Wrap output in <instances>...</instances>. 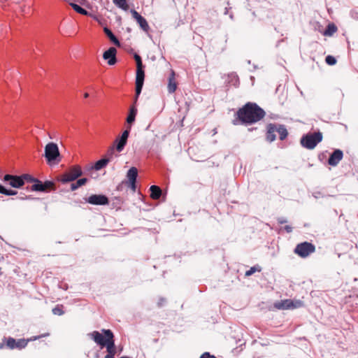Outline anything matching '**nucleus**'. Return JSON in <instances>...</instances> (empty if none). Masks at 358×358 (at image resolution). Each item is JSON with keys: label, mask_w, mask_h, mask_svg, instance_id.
Here are the masks:
<instances>
[{"label": "nucleus", "mask_w": 358, "mask_h": 358, "mask_svg": "<svg viewBox=\"0 0 358 358\" xmlns=\"http://www.w3.org/2000/svg\"><path fill=\"white\" fill-rule=\"evenodd\" d=\"M200 358H216L214 355H210L208 352H204Z\"/></svg>", "instance_id": "38"}, {"label": "nucleus", "mask_w": 358, "mask_h": 358, "mask_svg": "<svg viewBox=\"0 0 358 358\" xmlns=\"http://www.w3.org/2000/svg\"><path fill=\"white\" fill-rule=\"evenodd\" d=\"M104 33L109 38V39L116 45L120 46V43L117 38L115 36L113 32L107 27H104L103 29Z\"/></svg>", "instance_id": "21"}, {"label": "nucleus", "mask_w": 358, "mask_h": 358, "mask_svg": "<svg viewBox=\"0 0 358 358\" xmlns=\"http://www.w3.org/2000/svg\"><path fill=\"white\" fill-rule=\"evenodd\" d=\"M113 3L118 7L126 10L128 7L126 0H113Z\"/></svg>", "instance_id": "31"}, {"label": "nucleus", "mask_w": 358, "mask_h": 358, "mask_svg": "<svg viewBox=\"0 0 358 358\" xmlns=\"http://www.w3.org/2000/svg\"><path fill=\"white\" fill-rule=\"evenodd\" d=\"M276 133L279 134L281 141L285 139L288 135L287 129L282 125H276Z\"/></svg>", "instance_id": "19"}, {"label": "nucleus", "mask_w": 358, "mask_h": 358, "mask_svg": "<svg viewBox=\"0 0 358 358\" xmlns=\"http://www.w3.org/2000/svg\"><path fill=\"white\" fill-rule=\"evenodd\" d=\"M88 336L101 348L108 349L110 345L115 346L114 335L110 329H101V333L98 331H94L90 333Z\"/></svg>", "instance_id": "2"}, {"label": "nucleus", "mask_w": 358, "mask_h": 358, "mask_svg": "<svg viewBox=\"0 0 358 358\" xmlns=\"http://www.w3.org/2000/svg\"><path fill=\"white\" fill-rule=\"evenodd\" d=\"M285 231H286L287 232H288V233H290V232H292V227H290V226H289V225L285 226Z\"/></svg>", "instance_id": "40"}, {"label": "nucleus", "mask_w": 358, "mask_h": 358, "mask_svg": "<svg viewBox=\"0 0 358 358\" xmlns=\"http://www.w3.org/2000/svg\"><path fill=\"white\" fill-rule=\"evenodd\" d=\"M262 270L261 267L259 266H254L252 267H251L248 271H247L245 272V276H250L252 275L253 273H255L256 271H258V272H260Z\"/></svg>", "instance_id": "29"}, {"label": "nucleus", "mask_w": 358, "mask_h": 358, "mask_svg": "<svg viewBox=\"0 0 358 358\" xmlns=\"http://www.w3.org/2000/svg\"><path fill=\"white\" fill-rule=\"evenodd\" d=\"M337 31L336 26L333 24H329L327 29H325L324 32V36H332L334 33H336Z\"/></svg>", "instance_id": "22"}, {"label": "nucleus", "mask_w": 358, "mask_h": 358, "mask_svg": "<svg viewBox=\"0 0 358 358\" xmlns=\"http://www.w3.org/2000/svg\"><path fill=\"white\" fill-rule=\"evenodd\" d=\"M137 176L138 170L136 167H131V169H129L127 173V177L128 178L129 182L136 181Z\"/></svg>", "instance_id": "20"}, {"label": "nucleus", "mask_w": 358, "mask_h": 358, "mask_svg": "<svg viewBox=\"0 0 358 358\" xmlns=\"http://www.w3.org/2000/svg\"><path fill=\"white\" fill-rule=\"evenodd\" d=\"M43 184V187L45 189V192L47 191L49 189H51L54 187L55 184L52 181H45Z\"/></svg>", "instance_id": "36"}, {"label": "nucleus", "mask_w": 358, "mask_h": 358, "mask_svg": "<svg viewBox=\"0 0 358 358\" xmlns=\"http://www.w3.org/2000/svg\"><path fill=\"white\" fill-rule=\"evenodd\" d=\"M106 351L108 354L105 356V358H114V356L115 355V347L113 346L112 345H110L106 349Z\"/></svg>", "instance_id": "28"}, {"label": "nucleus", "mask_w": 358, "mask_h": 358, "mask_svg": "<svg viewBox=\"0 0 358 358\" xmlns=\"http://www.w3.org/2000/svg\"><path fill=\"white\" fill-rule=\"evenodd\" d=\"M113 149L112 148L108 153V157L101 159L97 161L94 166V169L96 171H99V170H101V169H103V167H105L108 164V163L110 162V158L113 156Z\"/></svg>", "instance_id": "14"}, {"label": "nucleus", "mask_w": 358, "mask_h": 358, "mask_svg": "<svg viewBox=\"0 0 358 358\" xmlns=\"http://www.w3.org/2000/svg\"><path fill=\"white\" fill-rule=\"evenodd\" d=\"M127 140L122 138L116 139V141H115V143H117L116 144V150L118 152L122 151L125 145L127 144Z\"/></svg>", "instance_id": "25"}, {"label": "nucleus", "mask_w": 358, "mask_h": 358, "mask_svg": "<svg viewBox=\"0 0 358 358\" xmlns=\"http://www.w3.org/2000/svg\"><path fill=\"white\" fill-rule=\"evenodd\" d=\"M87 201L92 205H107L108 199L103 194H92L88 197Z\"/></svg>", "instance_id": "10"}, {"label": "nucleus", "mask_w": 358, "mask_h": 358, "mask_svg": "<svg viewBox=\"0 0 358 358\" xmlns=\"http://www.w3.org/2000/svg\"><path fill=\"white\" fill-rule=\"evenodd\" d=\"M70 5L73 8V9L77 13L84 15H87L88 14V12L85 9L80 7L79 5L73 3H71Z\"/></svg>", "instance_id": "26"}, {"label": "nucleus", "mask_w": 358, "mask_h": 358, "mask_svg": "<svg viewBox=\"0 0 358 358\" xmlns=\"http://www.w3.org/2000/svg\"><path fill=\"white\" fill-rule=\"evenodd\" d=\"M28 341L25 339H19L16 341V345L17 348L18 349H22L25 348L27 345Z\"/></svg>", "instance_id": "33"}, {"label": "nucleus", "mask_w": 358, "mask_h": 358, "mask_svg": "<svg viewBox=\"0 0 358 358\" xmlns=\"http://www.w3.org/2000/svg\"><path fill=\"white\" fill-rule=\"evenodd\" d=\"M2 273H1V268L0 267V275H1Z\"/></svg>", "instance_id": "45"}, {"label": "nucleus", "mask_w": 358, "mask_h": 358, "mask_svg": "<svg viewBox=\"0 0 358 358\" xmlns=\"http://www.w3.org/2000/svg\"><path fill=\"white\" fill-rule=\"evenodd\" d=\"M343 153L341 150H334L328 159V164L332 166H336L341 161Z\"/></svg>", "instance_id": "11"}, {"label": "nucleus", "mask_w": 358, "mask_h": 358, "mask_svg": "<svg viewBox=\"0 0 358 358\" xmlns=\"http://www.w3.org/2000/svg\"><path fill=\"white\" fill-rule=\"evenodd\" d=\"M131 14L133 17L136 20L141 28L145 31H148L149 29V25L147 22V20L142 17L137 11L133 10H131Z\"/></svg>", "instance_id": "13"}, {"label": "nucleus", "mask_w": 358, "mask_h": 358, "mask_svg": "<svg viewBox=\"0 0 358 358\" xmlns=\"http://www.w3.org/2000/svg\"><path fill=\"white\" fill-rule=\"evenodd\" d=\"M3 348V344H0V349Z\"/></svg>", "instance_id": "44"}, {"label": "nucleus", "mask_w": 358, "mask_h": 358, "mask_svg": "<svg viewBox=\"0 0 358 358\" xmlns=\"http://www.w3.org/2000/svg\"><path fill=\"white\" fill-rule=\"evenodd\" d=\"M130 129H131V126L129 125L127 127V129L123 131L120 138L127 140L129 135Z\"/></svg>", "instance_id": "37"}, {"label": "nucleus", "mask_w": 358, "mask_h": 358, "mask_svg": "<svg viewBox=\"0 0 358 358\" xmlns=\"http://www.w3.org/2000/svg\"><path fill=\"white\" fill-rule=\"evenodd\" d=\"M83 172L80 166H73L69 171L62 176L61 181L63 183L71 182L77 179L78 177L82 176Z\"/></svg>", "instance_id": "8"}, {"label": "nucleus", "mask_w": 358, "mask_h": 358, "mask_svg": "<svg viewBox=\"0 0 358 358\" xmlns=\"http://www.w3.org/2000/svg\"><path fill=\"white\" fill-rule=\"evenodd\" d=\"M276 124H270L267 127L266 139L269 142L275 140L276 136Z\"/></svg>", "instance_id": "15"}, {"label": "nucleus", "mask_w": 358, "mask_h": 358, "mask_svg": "<svg viewBox=\"0 0 358 358\" xmlns=\"http://www.w3.org/2000/svg\"><path fill=\"white\" fill-rule=\"evenodd\" d=\"M177 89V83L175 78V72L171 71L169 78L168 91L169 93H173Z\"/></svg>", "instance_id": "16"}, {"label": "nucleus", "mask_w": 358, "mask_h": 358, "mask_svg": "<svg viewBox=\"0 0 358 358\" xmlns=\"http://www.w3.org/2000/svg\"><path fill=\"white\" fill-rule=\"evenodd\" d=\"M116 49L113 47L104 52L103 57L104 59L108 60L109 65H114L116 63Z\"/></svg>", "instance_id": "12"}, {"label": "nucleus", "mask_w": 358, "mask_h": 358, "mask_svg": "<svg viewBox=\"0 0 358 358\" xmlns=\"http://www.w3.org/2000/svg\"><path fill=\"white\" fill-rule=\"evenodd\" d=\"M87 179L85 178L78 180L76 182L72 183L71 185V189L72 191L77 189L78 187L84 185L87 182Z\"/></svg>", "instance_id": "24"}, {"label": "nucleus", "mask_w": 358, "mask_h": 358, "mask_svg": "<svg viewBox=\"0 0 358 358\" xmlns=\"http://www.w3.org/2000/svg\"><path fill=\"white\" fill-rule=\"evenodd\" d=\"M59 150L57 145L55 143H48L45 147V157L48 162L57 161L59 157Z\"/></svg>", "instance_id": "6"}, {"label": "nucleus", "mask_w": 358, "mask_h": 358, "mask_svg": "<svg viewBox=\"0 0 358 358\" xmlns=\"http://www.w3.org/2000/svg\"><path fill=\"white\" fill-rule=\"evenodd\" d=\"M315 251V246L309 242H303L296 245L294 248V253L302 258L308 257Z\"/></svg>", "instance_id": "5"}, {"label": "nucleus", "mask_w": 358, "mask_h": 358, "mask_svg": "<svg viewBox=\"0 0 358 358\" xmlns=\"http://www.w3.org/2000/svg\"><path fill=\"white\" fill-rule=\"evenodd\" d=\"M63 306L57 305L52 309V313L57 315H62L64 314V311L62 310Z\"/></svg>", "instance_id": "34"}, {"label": "nucleus", "mask_w": 358, "mask_h": 358, "mask_svg": "<svg viewBox=\"0 0 358 358\" xmlns=\"http://www.w3.org/2000/svg\"><path fill=\"white\" fill-rule=\"evenodd\" d=\"M129 182L130 188L133 190V192H135L136 189V181H131Z\"/></svg>", "instance_id": "39"}, {"label": "nucleus", "mask_w": 358, "mask_h": 358, "mask_svg": "<svg viewBox=\"0 0 358 358\" xmlns=\"http://www.w3.org/2000/svg\"><path fill=\"white\" fill-rule=\"evenodd\" d=\"M6 345L8 348H9L10 349H15V348H17V345H16V340L14 339L13 338H11V337H9L7 340H6Z\"/></svg>", "instance_id": "30"}, {"label": "nucleus", "mask_w": 358, "mask_h": 358, "mask_svg": "<svg viewBox=\"0 0 358 358\" xmlns=\"http://www.w3.org/2000/svg\"><path fill=\"white\" fill-rule=\"evenodd\" d=\"M238 119L243 124H252L265 116L264 110L255 103H248L237 112Z\"/></svg>", "instance_id": "1"}, {"label": "nucleus", "mask_w": 358, "mask_h": 358, "mask_svg": "<svg viewBox=\"0 0 358 358\" xmlns=\"http://www.w3.org/2000/svg\"><path fill=\"white\" fill-rule=\"evenodd\" d=\"M0 193L3 194H5V195H8V196H11V195L17 194V192L16 191L11 190V189H7L3 186H1V188L0 189Z\"/></svg>", "instance_id": "32"}, {"label": "nucleus", "mask_w": 358, "mask_h": 358, "mask_svg": "<svg viewBox=\"0 0 358 358\" xmlns=\"http://www.w3.org/2000/svg\"><path fill=\"white\" fill-rule=\"evenodd\" d=\"M325 62L329 65H334L336 63V59L331 55H328L325 58Z\"/></svg>", "instance_id": "35"}, {"label": "nucleus", "mask_w": 358, "mask_h": 358, "mask_svg": "<svg viewBox=\"0 0 358 358\" xmlns=\"http://www.w3.org/2000/svg\"><path fill=\"white\" fill-rule=\"evenodd\" d=\"M31 189L35 192H45L43 182L39 180H36L34 185L31 186Z\"/></svg>", "instance_id": "23"}, {"label": "nucleus", "mask_w": 358, "mask_h": 358, "mask_svg": "<svg viewBox=\"0 0 358 358\" xmlns=\"http://www.w3.org/2000/svg\"><path fill=\"white\" fill-rule=\"evenodd\" d=\"M134 57L136 62V96H138L142 90L145 73L141 57L138 54H135Z\"/></svg>", "instance_id": "3"}, {"label": "nucleus", "mask_w": 358, "mask_h": 358, "mask_svg": "<svg viewBox=\"0 0 358 358\" xmlns=\"http://www.w3.org/2000/svg\"><path fill=\"white\" fill-rule=\"evenodd\" d=\"M84 97L85 98H88L89 97V94L87 92L85 93L84 94Z\"/></svg>", "instance_id": "42"}, {"label": "nucleus", "mask_w": 358, "mask_h": 358, "mask_svg": "<svg viewBox=\"0 0 358 358\" xmlns=\"http://www.w3.org/2000/svg\"><path fill=\"white\" fill-rule=\"evenodd\" d=\"M21 176H18L10 174H6L3 177V180L5 182H8L9 185L14 188H20L24 185Z\"/></svg>", "instance_id": "9"}, {"label": "nucleus", "mask_w": 358, "mask_h": 358, "mask_svg": "<svg viewBox=\"0 0 358 358\" xmlns=\"http://www.w3.org/2000/svg\"><path fill=\"white\" fill-rule=\"evenodd\" d=\"M322 140L321 132H314L306 134L301 138V144L303 147L308 149H313Z\"/></svg>", "instance_id": "4"}, {"label": "nucleus", "mask_w": 358, "mask_h": 358, "mask_svg": "<svg viewBox=\"0 0 358 358\" xmlns=\"http://www.w3.org/2000/svg\"><path fill=\"white\" fill-rule=\"evenodd\" d=\"M137 114V108L133 106L130 108L129 113L127 117V122L131 126L135 121V118Z\"/></svg>", "instance_id": "17"}, {"label": "nucleus", "mask_w": 358, "mask_h": 358, "mask_svg": "<svg viewBox=\"0 0 358 358\" xmlns=\"http://www.w3.org/2000/svg\"><path fill=\"white\" fill-rule=\"evenodd\" d=\"M150 196L153 199H158L162 195L161 189L156 185H152L150 188Z\"/></svg>", "instance_id": "18"}, {"label": "nucleus", "mask_w": 358, "mask_h": 358, "mask_svg": "<svg viewBox=\"0 0 358 358\" xmlns=\"http://www.w3.org/2000/svg\"><path fill=\"white\" fill-rule=\"evenodd\" d=\"M49 334H46L45 335H43V336H48Z\"/></svg>", "instance_id": "46"}, {"label": "nucleus", "mask_w": 358, "mask_h": 358, "mask_svg": "<svg viewBox=\"0 0 358 358\" xmlns=\"http://www.w3.org/2000/svg\"><path fill=\"white\" fill-rule=\"evenodd\" d=\"M303 306L301 300L285 299L275 304V307L280 310H289L301 308Z\"/></svg>", "instance_id": "7"}, {"label": "nucleus", "mask_w": 358, "mask_h": 358, "mask_svg": "<svg viewBox=\"0 0 358 358\" xmlns=\"http://www.w3.org/2000/svg\"><path fill=\"white\" fill-rule=\"evenodd\" d=\"M286 222H287V220L283 217H280L278 219V222L280 224H283V223H285Z\"/></svg>", "instance_id": "41"}, {"label": "nucleus", "mask_w": 358, "mask_h": 358, "mask_svg": "<svg viewBox=\"0 0 358 358\" xmlns=\"http://www.w3.org/2000/svg\"><path fill=\"white\" fill-rule=\"evenodd\" d=\"M21 177L22 178L23 185H24L25 182L34 183L37 180L29 174H23Z\"/></svg>", "instance_id": "27"}, {"label": "nucleus", "mask_w": 358, "mask_h": 358, "mask_svg": "<svg viewBox=\"0 0 358 358\" xmlns=\"http://www.w3.org/2000/svg\"><path fill=\"white\" fill-rule=\"evenodd\" d=\"M41 337V336L35 337V338H34V340H36V339H37V338H40Z\"/></svg>", "instance_id": "43"}]
</instances>
